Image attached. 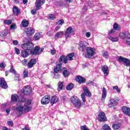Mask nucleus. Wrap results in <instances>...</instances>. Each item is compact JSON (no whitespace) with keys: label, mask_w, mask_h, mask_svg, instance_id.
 Wrapping results in <instances>:
<instances>
[{"label":"nucleus","mask_w":130,"mask_h":130,"mask_svg":"<svg viewBox=\"0 0 130 130\" xmlns=\"http://www.w3.org/2000/svg\"><path fill=\"white\" fill-rule=\"evenodd\" d=\"M31 100H28L24 105V106L22 104H20L16 108V110L19 114L18 115V117H20L21 114H23L24 112H29L31 109H32V106H31Z\"/></svg>","instance_id":"1"},{"label":"nucleus","mask_w":130,"mask_h":130,"mask_svg":"<svg viewBox=\"0 0 130 130\" xmlns=\"http://www.w3.org/2000/svg\"><path fill=\"white\" fill-rule=\"evenodd\" d=\"M74 56H75L74 53L69 54L66 57V56L62 55L59 59V63H61L62 60L64 63H68V60H73V57H74Z\"/></svg>","instance_id":"2"},{"label":"nucleus","mask_w":130,"mask_h":130,"mask_svg":"<svg viewBox=\"0 0 130 130\" xmlns=\"http://www.w3.org/2000/svg\"><path fill=\"white\" fill-rule=\"evenodd\" d=\"M61 72V63H59L56 65V68L54 69V78L55 79H59L60 76L58 73Z\"/></svg>","instance_id":"3"},{"label":"nucleus","mask_w":130,"mask_h":130,"mask_svg":"<svg viewBox=\"0 0 130 130\" xmlns=\"http://www.w3.org/2000/svg\"><path fill=\"white\" fill-rule=\"evenodd\" d=\"M83 92L81 95V98L82 99V101L83 102H86V99L85 98V96H88V97H91V94L88 88L87 87H83Z\"/></svg>","instance_id":"4"},{"label":"nucleus","mask_w":130,"mask_h":130,"mask_svg":"<svg viewBox=\"0 0 130 130\" xmlns=\"http://www.w3.org/2000/svg\"><path fill=\"white\" fill-rule=\"evenodd\" d=\"M118 61L122 62L125 67H130V60L129 59L120 56L118 58Z\"/></svg>","instance_id":"5"},{"label":"nucleus","mask_w":130,"mask_h":130,"mask_svg":"<svg viewBox=\"0 0 130 130\" xmlns=\"http://www.w3.org/2000/svg\"><path fill=\"white\" fill-rule=\"evenodd\" d=\"M21 48H23V49H26L31 52L34 47V45L32 43L28 42L27 43L22 44L21 45Z\"/></svg>","instance_id":"6"},{"label":"nucleus","mask_w":130,"mask_h":130,"mask_svg":"<svg viewBox=\"0 0 130 130\" xmlns=\"http://www.w3.org/2000/svg\"><path fill=\"white\" fill-rule=\"evenodd\" d=\"M71 102L77 108H80L81 107V105H82L81 104V101H80L77 96H73L71 98Z\"/></svg>","instance_id":"7"},{"label":"nucleus","mask_w":130,"mask_h":130,"mask_svg":"<svg viewBox=\"0 0 130 130\" xmlns=\"http://www.w3.org/2000/svg\"><path fill=\"white\" fill-rule=\"evenodd\" d=\"M87 54L86 55V57L87 58H90L92 56L95 54V50L93 48L87 47L86 48Z\"/></svg>","instance_id":"8"},{"label":"nucleus","mask_w":130,"mask_h":130,"mask_svg":"<svg viewBox=\"0 0 130 130\" xmlns=\"http://www.w3.org/2000/svg\"><path fill=\"white\" fill-rule=\"evenodd\" d=\"M43 50H44V48L40 49V47L39 46H36L34 51L31 50L30 52V54H32V55H37L38 54H40L41 52H43Z\"/></svg>","instance_id":"9"},{"label":"nucleus","mask_w":130,"mask_h":130,"mask_svg":"<svg viewBox=\"0 0 130 130\" xmlns=\"http://www.w3.org/2000/svg\"><path fill=\"white\" fill-rule=\"evenodd\" d=\"M22 94L24 95H30L32 93V88L30 86H25L24 88L21 90Z\"/></svg>","instance_id":"10"},{"label":"nucleus","mask_w":130,"mask_h":130,"mask_svg":"<svg viewBox=\"0 0 130 130\" xmlns=\"http://www.w3.org/2000/svg\"><path fill=\"white\" fill-rule=\"evenodd\" d=\"M98 119L99 121L102 122V121H107V118H106V115H105L104 112H101L98 116Z\"/></svg>","instance_id":"11"},{"label":"nucleus","mask_w":130,"mask_h":130,"mask_svg":"<svg viewBox=\"0 0 130 130\" xmlns=\"http://www.w3.org/2000/svg\"><path fill=\"white\" fill-rule=\"evenodd\" d=\"M45 3V0H36L35 3V7L36 10H40L41 6H43Z\"/></svg>","instance_id":"12"},{"label":"nucleus","mask_w":130,"mask_h":130,"mask_svg":"<svg viewBox=\"0 0 130 130\" xmlns=\"http://www.w3.org/2000/svg\"><path fill=\"white\" fill-rule=\"evenodd\" d=\"M50 102V95H45L41 100V103L43 105H46Z\"/></svg>","instance_id":"13"},{"label":"nucleus","mask_w":130,"mask_h":130,"mask_svg":"<svg viewBox=\"0 0 130 130\" xmlns=\"http://www.w3.org/2000/svg\"><path fill=\"white\" fill-rule=\"evenodd\" d=\"M0 87L3 89H7L8 88V84H7L5 78L3 77L0 78Z\"/></svg>","instance_id":"14"},{"label":"nucleus","mask_w":130,"mask_h":130,"mask_svg":"<svg viewBox=\"0 0 130 130\" xmlns=\"http://www.w3.org/2000/svg\"><path fill=\"white\" fill-rule=\"evenodd\" d=\"M27 36H31V35H33L35 32V30L32 27L26 28L24 30Z\"/></svg>","instance_id":"15"},{"label":"nucleus","mask_w":130,"mask_h":130,"mask_svg":"<svg viewBox=\"0 0 130 130\" xmlns=\"http://www.w3.org/2000/svg\"><path fill=\"white\" fill-rule=\"evenodd\" d=\"M74 32V30H73V28L72 27H69L65 32V36L67 38H69L71 35H72V33Z\"/></svg>","instance_id":"16"},{"label":"nucleus","mask_w":130,"mask_h":130,"mask_svg":"<svg viewBox=\"0 0 130 130\" xmlns=\"http://www.w3.org/2000/svg\"><path fill=\"white\" fill-rule=\"evenodd\" d=\"M130 35L129 32L128 31H126L125 32H120L119 34V38L121 39H123V40H125L127 37Z\"/></svg>","instance_id":"17"},{"label":"nucleus","mask_w":130,"mask_h":130,"mask_svg":"<svg viewBox=\"0 0 130 130\" xmlns=\"http://www.w3.org/2000/svg\"><path fill=\"white\" fill-rule=\"evenodd\" d=\"M118 103V100L114 99H111L109 104V107L111 108L113 106H116V105Z\"/></svg>","instance_id":"18"},{"label":"nucleus","mask_w":130,"mask_h":130,"mask_svg":"<svg viewBox=\"0 0 130 130\" xmlns=\"http://www.w3.org/2000/svg\"><path fill=\"white\" fill-rule=\"evenodd\" d=\"M30 54H31L30 51H28V50H26V49H25V50L22 51V52H21V56L23 57H24V58L26 57H28V56H29V55H30Z\"/></svg>","instance_id":"19"},{"label":"nucleus","mask_w":130,"mask_h":130,"mask_svg":"<svg viewBox=\"0 0 130 130\" xmlns=\"http://www.w3.org/2000/svg\"><path fill=\"white\" fill-rule=\"evenodd\" d=\"M79 46L81 51H85L86 50V46H87V43L85 41H81Z\"/></svg>","instance_id":"20"},{"label":"nucleus","mask_w":130,"mask_h":130,"mask_svg":"<svg viewBox=\"0 0 130 130\" xmlns=\"http://www.w3.org/2000/svg\"><path fill=\"white\" fill-rule=\"evenodd\" d=\"M37 62V61H36V59H31L27 63L28 69L33 68V67H34V64H35Z\"/></svg>","instance_id":"21"},{"label":"nucleus","mask_w":130,"mask_h":130,"mask_svg":"<svg viewBox=\"0 0 130 130\" xmlns=\"http://www.w3.org/2000/svg\"><path fill=\"white\" fill-rule=\"evenodd\" d=\"M102 70L103 71L105 77L107 76L108 74H109V70H108V66L106 65L102 66Z\"/></svg>","instance_id":"22"},{"label":"nucleus","mask_w":130,"mask_h":130,"mask_svg":"<svg viewBox=\"0 0 130 130\" xmlns=\"http://www.w3.org/2000/svg\"><path fill=\"white\" fill-rule=\"evenodd\" d=\"M76 81L79 83V84H84L86 82V80L84 77L78 76L76 78Z\"/></svg>","instance_id":"23"},{"label":"nucleus","mask_w":130,"mask_h":130,"mask_svg":"<svg viewBox=\"0 0 130 130\" xmlns=\"http://www.w3.org/2000/svg\"><path fill=\"white\" fill-rule=\"evenodd\" d=\"M122 111H123L124 114L126 115H128V116H130V109L127 107H123L122 108Z\"/></svg>","instance_id":"24"},{"label":"nucleus","mask_w":130,"mask_h":130,"mask_svg":"<svg viewBox=\"0 0 130 130\" xmlns=\"http://www.w3.org/2000/svg\"><path fill=\"white\" fill-rule=\"evenodd\" d=\"M58 101V98H57L56 96L54 95L53 96L50 100V103L51 104V106H52L53 104H55Z\"/></svg>","instance_id":"25"},{"label":"nucleus","mask_w":130,"mask_h":130,"mask_svg":"<svg viewBox=\"0 0 130 130\" xmlns=\"http://www.w3.org/2000/svg\"><path fill=\"white\" fill-rule=\"evenodd\" d=\"M20 12L21 11L19 10V8L16 6L13 7V12L15 16H18L20 14Z\"/></svg>","instance_id":"26"},{"label":"nucleus","mask_w":130,"mask_h":130,"mask_svg":"<svg viewBox=\"0 0 130 130\" xmlns=\"http://www.w3.org/2000/svg\"><path fill=\"white\" fill-rule=\"evenodd\" d=\"M63 35V31H59L56 33V34L55 35V38L56 39H57L58 38H61Z\"/></svg>","instance_id":"27"},{"label":"nucleus","mask_w":130,"mask_h":130,"mask_svg":"<svg viewBox=\"0 0 130 130\" xmlns=\"http://www.w3.org/2000/svg\"><path fill=\"white\" fill-rule=\"evenodd\" d=\"M18 98H19V96H18L17 94H12L11 96V100L13 102H17Z\"/></svg>","instance_id":"28"},{"label":"nucleus","mask_w":130,"mask_h":130,"mask_svg":"<svg viewBox=\"0 0 130 130\" xmlns=\"http://www.w3.org/2000/svg\"><path fill=\"white\" fill-rule=\"evenodd\" d=\"M62 71H63V72H62L63 75L64 77H65V78H66V77H68L69 75H70L69 72H68V69H67V68H63L62 69Z\"/></svg>","instance_id":"29"},{"label":"nucleus","mask_w":130,"mask_h":130,"mask_svg":"<svg viewBox=\"0 0 130 130\" xmlns=\"http://www.w3.org/2000/svg\"><path fill=\"white\" fill-rule=\"evenodd\" d=\"M29 25V23L26 19H23L22 21V27H28Z\"/></svg>","instance_id":"30"},{"label":"nucleus","mask_w":130,"mask_h":130,"mask_svg":"<svg viewBox=\"0 0 130 130\" xmlns=\"http://www.w3.org/2000/svg\"><path fill=\"white\" fill-rule=\"evenodd\" d=\"M107 91L106 90V88H105V87H103V93H102V99H105V98H106V93H107Z\"/></svg>","instance_id":"31"},{"label":"nucleus","mask_w":130,"mask_h":130,"mask_svg":"<svg viewBox=\"0 0 130 130\" xmlns=\"http://www.w3.org/2000/svg\"><path fill=\"white\" fill-rule=\"evenodd\" d=\"M113 29L114 30H115L116 31H119L121 29V27L120 26H118L117 25V23H115L113 25Z\"/></svg>","instance_id":"32"},{"label":"nucleus","mask_w":130,"mask_h":130,"mask_svg":"<svg viewBox=\"0 0 130 130\" xmlns=\"http://www.w3.org/2000/svg\"><path fill=\"white\" fill-rule=\"evenodd\" d=\"M74 85L72 83H70L69 85H67L66 89L70 91L74 88Z\"/></svg>","instance_id":"33"},{"label":"nucleus","mask_w":130,"mask_h":130,"mask_svg":"<svg viewBox=\"0 0 130 130\" xmlns=\"http://www.w3.org/2000/svg\"><path fill=\"white\" fill-rule=\"evenodd\" d=\"M41 38V35L39 33H37L34 36V39L35 40H39V39Z\"/></svg>","instance_id":"34"},{"label":"nucleus","mask_w":130,"mask_h":130,"mask_svg":"<svg viewBox=\"0 0 130 130\" xmlns=\"http://www.w3.org/2000/svg\"><path fill=\"white\" fill-rule=\"evenodd\" d=\"M102 128L103 130H110V127L107 124H105L103 126Z\"/></svg>","instance_id":"35"},{"label":"nucleus","mask_w":130,"mask_h":130,"mask_svg":"<svg viewBox=\"0 0 130 130\" xmlns=\"http://www.w3.org/2000/svg\"><path fill=\"white\" fill-rule=\"evenodd\" d=\"M7 35H8V31L7 30H3L1 34V36L2 37H5V36H7Z\"/></svg>","instance_id":"36"},{"label":"nucleus","mask_w":130,"mask_h":130,"mask_svg":"<svg viewBox=\"0 0 130 130\" xmlns=\"http://www.w3.org/2000/svg\"><path fill=\"white\" fill-rule=\"evenodd\" d=\"M109 39L113 41V42H116V41H118V38H113L112 37H109Z\"/></svg>","instance_id":"37"},{"label":"nucleus","mask_w":130,"mask_h":130,"mask_svg":"<svg viewBox=\"0 0 130 130\" xmlns=\"http://www.w3.org/2000/svg\"><path fill=\"white\" fill-rule=\"evenodd\" d=\"M124 41H125L126 44H127V45H130V35L127 36Z\"/></svg>","instance_id":"38"},{"label":"nucleus","mask_w":130,"mask_h":130,"mask_svg":"<svg viewBox=\"0 0 130 130\" xmlns=\"http://www.w3.org/2000/svg\"><path fill=\"white\" fill-rule=\"evenodd\" d=\"M10 72V73H12V74H14V75H16V74H17L16 70H15V69H14V66H11Z\"/></svg>","instance_id":"39"},{"label":"nucleus","mask_w":130,"mask_h":130,"mask_svg":"<svg viewBox=\"0 0 130 130\" xmlns=\"http://www.w3.org/2000/svg\"><path fill=\"white\" fill-rule=\"evenodd\" d=\"M112 127L113 129H118V128H119L120 127V126H119V124H114L112 125Z\"/></svg>","instance_id":"40"},{"label":"nucleus","mask_w":130,"mask_h":130,"mask_svg":"<svg viewBox=\"0 0 130 130\" xmlns=\"http://www.w3.org/2000/svg\"><path fill=\"white\" fill-rule=\"evenodd\" d=\"M103 56L105 57V58H108L109 56V53L107 51H105L104 53H102Z\"/></svg>","instance_id":"41"},{"label":"nucleus","mask_w":130,"mask_h":130,"mask_svg":"<svg viewBox=\"0 0 130 130\" xmlns=\"http://www.w3.org/2000/svg\"><path fill=\"white\" fill-rule=\"evenodd\" d=\"M62 87H63V84L62 83V82H59L58 88V91H60V90H62Z\"/></svg>","instance_id":"42"},{"label":"nucleus","mask_w":130,"mask_h":130,"mask_svg":"<svg viewBox=\"0 0 130 130\" xmlns=\"http://www.w3.org/2000/svg\"><path fill=\"white\" fill-rule=\"evenodd\" d=\"M12 20H4V23L6 25H11L12 24Z\"/></svg>","instance_id":"43"},{"label":"nucleus","mask_w":130,"mask_h":130,"mask_svg":"<svg viewBox=\"0 0 130 130\" xmlns=\"http://www.w3.org/2000/svg\"><path fill=\"white\" fill-rule=\"evenodd\" d=\"M50 52L52 55H54V54L56 53V50H55L54 48H53L51 50Z\"/></svg>","instance_id":"44"},{"label":"nucleus","mask_w":130,"mask_h":130,"mask_svg":"<svg viewBox=\"0 0 130 130\" xmlns=\"http://www.w3.org/2000/svg\"><path fill=\"white\" fill-rule=\"evenodd\" d=\"M16 23H13L10 26V30H15L16 29Z\"/></svg>","instance_id":"45"},{"label":"nucleus","mask_w":130,"mask_h":130,"mask_svg":"<svg viewBox=\"0 0 130 130\" xmlns=\"http://www.w3.org/2000/svg\"><path fill=\"white\" fill-rule=\"evenodd\" d=\"M57 24H58V25H62L63 24H64V20H63V19L59 20L57 22Z\"/></svg>","instance_id":"46"},{"label":"nucleus","mask_w":130,"mask_h":130,"mask_svg":"<svg viewBox=\"0 0 130 130\" xmlns=\"http://www.w3.org/2000/svg\"><path fill=\"white\" fill-rule=\"evenodd\" d=\"M23 77L24 78H27L28 77V71L25 70L23 72Z\"/></svg>","instance_id":"47"},{"label":"nucleus","mask_w":130,"mask_h":130,"mask_svg":"<svg viewBox=\"0 0 130 130\" xmlns=\"http://www.w3.org/2000/svg\"><path fill=\"white\" fill-rule=\"evenodd\" d=\"M113 88L115 90H116L118 93H120V89L118 88V86H113Z\"/></svg>","instance_id":"48"},{"label":"nucleus","mask_w":130,"mask_h":130,"mask_svg":"<svg viewBox=\"0 0 130 130\" xmlns=\"http://www.w3.org/2000/svg\"><path fill=\"white\" fill-rule=\"evenodd\" d=\"M39 10H37L36 8V9H32L31 11V14L32 15H35V14H37V11H38Z\"/></svg>","instance_id":"49"},{"label":"nucleus","mask_w":130,"mask_h":130,"mask_svg":"<svg viewBox=\"0 0 130 130\" xmlns=\"http://www.w3.org/2000/svg\"><path fill=\"white\" fill-rule=\"evenodd\" d=\"M7 123L9 126H13L14 125V123L12 121H8Z\"/></svg>","instance_id":"50"},{"label":"nucleus","mask_w":130,"mask_h":130,"mask_svg":"<svg viewBox=\"0 0 130 130\" xmlns=\"http://www.w3.org/2000/svg\"><path fill=\"white\" fill-rule=\"evenodd\" d=\"M49 18H50L51 20H54L55 17L53 14H50L49 16Z\"/></svg>","instance_id":"51"},{"label":"nucleus","mask_w":130,"mask_h":130,"mask_svg":"<svg viewBox=\"0 0 130 130\" xmlns=\"http://www.w3.org/2000/svg\"><path fill=\"white\" fill-rule=\"evenodd\" d=\"M15 75V78H17V79H14L15 81H20V79H19V77H20V75H19V74H17V73H16Z\"/></svg>","instance_id":"52"},{"label":"nucleus","mask_w":130,"mask_h":130,"mask_svg":"<svg viewBox=\"0 0 130 130\" xmlns=\"http://www.w3.org/2000/svg\"><path fill=\"white\" fill-rule=\"evenodd\" d=\"M15 51L16 54H20V50L18 48H15Z\"/></svg>","instance_id":"53"},{"label":"nucleus","mask_w":130,"mask_h":130,"mask_svg":"<svg viewBox=\"0 0 130 130\" xmlns=\"http://www.w3.org/2000/svg\"><path fill=\"white\" fill-rule=\"evenodd\" d=\"M6 67V64L5 63H0V68L2 69L5 68Z\"/></svg>","instance_id":"54"},{"label":"nucleus","mask_w":130,"mask_h":130,"mask_svg":"<svg viewBox=\"0 0 130 130\" xmlns=\"http://www.w3.org/2000/svg\"><path fill=\"white\" fill-rule=\"evenodd\" d=\"M13 43L14 45H18V44H19V42H18L17 40H14L13 41Z\"/></svg>","instance_id":"55"},{"label":"nucleus","mask_w":130,"mask_h":130,"mask_svg":"<svg viewBox=\"0 0 130 130\" xmlns=\"http://www.w3.org/2000/svg\"><path fill=\"white\" fill-rule=\"evenodd\" d=\"M22 64H23V66H26L27 64V60L26 59L22 60Z\"/></svg>","instance_id":"56"},{"label":"nucleus","mask_w":130,"mask_h":130,"mask_svg":"<svg viewBox=\"0 0 130 130\" xmlns=\"http://www.w3.org/2000/svg\"><path fill=\"white\" fill-rule=\"evenodd\" d=\"M59 29H60V26L58 25L55 27L54 31L56 32V31H58Z\"/></svg>","instance_id":"57"},{"label":"nucleus","mask_w":130,"mask_h":130,"mask_svg":"<svg viewBox=\"0 0 130 130\" xmlns=\"http://www.w3.org/2000/svg\"><path fill=\"white\" fill-rule=\"evenodd\" d=\"M86 36L87 38H89V37L91 36V33H90V32H86Z\"/></svg>","instance_id":"58"},{"label":"nucleus","mask_w":130,"mask_h":130,"mask_svg":"<svg viewBox=\"0 0 130 130\" xmlns=\"http://www.w3.org/2000/svg\"><path fill=\"white\" fill-rule=\"evenodd\" d=\"M21 102H25L26 101V99H25L24 97L21 96Z\"/></svg>","instance_id":"59"},{"label":"nucleus","mask_w":130,"mask_h":130,"mask_svg":"<svg viewBox=\"0 0 130 130\" xmlns=\"http://www.w3.org/2000/svg\"><path fill=\"white\" fill-rule=\"evenodd\" d=\"M114 33V30L113 29H111L110 31H109V34H113Z\"/></svg>","instance_id":"60"},{"label":"nucleus","mask_w":130,"mask_h":130,"mask_svg":"<svg viewBox=\"0 0 130 130\" xmlns=\"http://www.w3.org/2000/svg\"><path fill=\"white\" fill-rule=\"evenodd\" d=\"M27 3H28V0H23V4L24 5H26V4H27Z\"/></svg>","instance_id":"61"},{"label":"nucleus","mask_w":130,"mask_h":130,"mask_svg":"<svg viewBox=\"0 0 130 130\" xmlns=\"http://www.w3.org/2000/svg\"><path fill=\"white\" fill-rule=\"evenodd\" d=\"M66 3H73V0H65Z\"/></svg>","instance_id":"62"},{"label":"nucleus","mask_w":130,"mask_h":130,"mask_svg":"<svg viewBox=\"0 0 130 130\" xmlns=\"http://www.w3.org/2000/svg\"><path fill=\"white\" fill-rule=\"evenodd\" d=\"M6 111L7 114H9L11 110H10V109H6Z\"/></svg>","instance_id":"63"},{"label":"nucleus","mask_w":130,"mask_h":130,"mask_svg":"<svg viewBox=\"0 0 130 130\" xmlns=\"http://www.w3.org/2000/svg\"><path fill=\"white\" fill-rule=\"evenodd\" d=\"M3 129H4V130H11V129L8 128L7 127H3Z\"/></svg>","instance_id":"64"}]
</instances>
